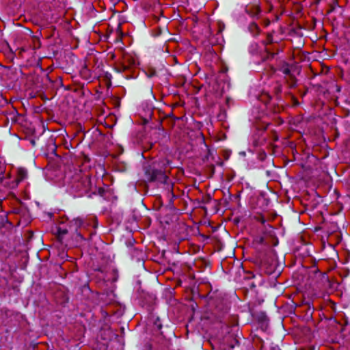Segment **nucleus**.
Here are the masks:
<instances>
[{
  "mask_svg": "<svg viewBox=\"0 0 350 350\" xmlns=\"http://www.w3.org/2000/svg\"><path fill=\"white\" fill-rule=\"evenodd\" d=\"M69 229L72 233L73 246L81 245L83 241L90 239L95 234L94 230L90 229V225L81 218H76L70 221Z\"/></svg>",
  "mask_w": 350,
  "mask_h": 350,
  "instance_id": "1",
  "label": "nucleus"
},
{
  "mask_svg": "<svg viewBox=\"0 0 350 350\" xmlns=\"http://www.w3.org/2000/svg\"><path fill=\"white\" fill-rule=\"evenodd\" d=\"M90 179L81 172H76L69 178L68 187L75 196H82L88 193L90 189Z\"/></svg>",
  "mask_w": 350,
  "mask_h": 350,
  "instance_id": "2",
  "label": "nucleus"
},
{
  "mask_svg": "<svg viewBox=\"0 0 350 350\" xmlns=\"http://www.w3.org/2000/svg\"><path fill=\"white\" fill-rule=\"evenodd\" d=\"M165 164L164 162H153L144 166L145 177L150 183H156L157 184L165 183L168 176L165 174L163 166Z\"/></svg>",
  "mask_w": 350,
  "mask_h": 350,
  "instance_id": "3",
  "label": "nucleus"
},
{
  "mask_svg": "<svg viewBox=\"0 0 350 350\" xmlns=\"http://www.w3.org/2000/svg\"><path fill=\"white\" fill-rule=\"evenodd\" d=\"M209 304L212 307V314L218 321L222 322L230 310L228 300L221 295H215L211 297Z\"/></svg>",
  "mask_w": 350,
  "mask_h": 350,
  "instance_id": "4",
  "label": "nucleus"
},
{
  "mask_svg": "<svg viewBox=\"0 0 350 350\" xmlns=\"http://www.w3.org/2000/svg\"><path fill=\"white\" fill-rule=\"evenodd\" d=\"M295 67L296 66L294 64H290L284 62L279 66L278 68V70L285 75V81L291 89L295 88L297 82V79L293 73Z\"/></svg>",
  "mask_w": 350,
  "mask_h": 350,
  "instance_id": "5",
  "label": "nucleus"
},
{
  "mask_svg": "<svg viewBox=\"0 0 350 350\" xmlns=\"http://www.w3.org/2000/svg\"><path fill=\"white\" fill-rule=\"evenodd\" d=\"M245 10L247 14L252 17H258L261 12V9L258 5H247Z\"/></svg>",
  "mask_w": 350,
  "mask_h": 350,
  "instance_id": "6",
  "label": "nucleus"
},
{
  "mask_svg": "<svg viewBox=\"0 0 350 350\" xmlns=\"http://www.w3.org/2000/svg\"><path fill=\"white\" fill-rule=\"evenodd\" d=\"M122 62L126 65V66L131 68L135 65V60L133 56L126 53H123L122 55Z\"/></svg>",
  "mask_w": 350,
  "mask_h": 350,
  "instance_id": "7",
  "label": "nucleus"
},
{
  "mask_svg": "<svg viewBox=\"0 0 350 350\" xmlns=\"http://www.w3.org/2000/svg\"><path fill=\"white\" fill-rule=\"evenodd\" d=\"M27 176V171L25 168L20 167L17 170L16 181L18 183L23 181Z\"/></svg>",
  "mask_w": 350,
  "mask_h": 350,
  "instance_id": "8",
  "label": "nucleus"
},
{
  "mask_svg": "<svg viewBox=\"0 0 350 350\" xmlns=\"http://www.w3.org/2000/svg\"><path fill=\"white\" fill-rule=\"evenodd\" d=\"M81 77L85 79L89 80L92 78V73L90 69L88 68L87 66H84L80 71Z\"/></svg>",
  "mask_w": 350,
  "mask_h": 350,
  "instance_id": "9",
  "label": "nucleus"
},
{
  "mask_svg": "<svg viewBox=\"0 0 350 350\" xmlns=\"http://www.w3.org/2000/svg\"><path fill=\"white\" fill-rule=\"evenodd\" d=\"M115 70L118 72H124L126 71L129 70L131 68L128 66H126V64H124L122 62H118L115 64Z\"/></svg>",
  "mask_w": 350,
  "mask_h": 350,
  "instance_id": "10",
  "label": "nucleus"
},
{
  "mask_svg": "<svg viewBox=\"0 0 350 350\" xmlns=\"http://www.w3.org/2000/svg\"><path fill=\"white\" fill-rule=\"evenodd\" d=\"M68 230L66 229V228H62L61 227H57V230H56V235H57V239L60 241V242H62V239H63V237L66 234L68 233Z\"/></svg>",
  "mask_w": 350,
  "mask_h": 350,
  "instance_id": "11",
  "label": "nucleus"
},
{
  "mask_svg": "<svg viewBox=\"0 0 350 350\" xmlns=\"http://www.w3.org/2000/svg\"><path fill=\"white\" fill-rule=\"evenodd\" d=\"M248 29L254 36L258 35L260 32V28L256 23H250Z\"/></svg>",
  "mask_w": 350,
  "mask_h": 350,
  "instance_id": "12",
  "label": "nucleus"
},
{
  "mask_svg": "<svg viewBox=\"0 0 350 350\" xmlns=\"http://www.w3.org/2000/svg\"><path fill=\"white\" fill-rule=\"evenodd\" d=\"M154 329L157 331H160L162 328V323L159 317H156L155 319L153 320Z\"/></svg>",
  "mask_w": 350,
  "mask_h": 350,
  "instance_id": "13",
  "label": "nucleus"
},
{
  "mask_svg": "<svg viewBox=\"0 0 350 350\" xmlns=\"http://www.w3.org/2000/svg\"><path fill=\"white\" fill-rule=\"evenodd\" d=\"M16 113H17V111L14 109L13 112L10 113V117H8V121L10 120L12 122V123L16 122H17Z\"/></svg>",
  "mask_w": 350,
  "mask_h": 350,
  "instance_id": "14",
  "label": "nucleus"
},
{
  "mask_svg": "<svg viewBox=\"0 0 350 350\" xmlns=\"http://www.w3.org/2000/svg\"><path fill=\"white\" fill-rule=\"evenodd\" d=\"M146 74L148 77H152L157 75V71L153 68H148Z\"/></svg>",
  "mask_w": 350,
  "mask_h": 350,
  "instance_id": "15",
  "label": "nucleus"
},
{
  "mask_svg": "<svg viewBox=\"0 0 350 350\" xmlns=\"http://www.w3.org/2000/svg\"><path fill=\"white\" fill-rule=\"evenodd\" d=\"M282 90V88L280 84H277V85L275 87H274V89H273L274 93L275 94V95L277 96H278L281 94Z\"/></svg>",
  "mask_w": 350,
  "mask_h": 350,
  "instance_id": "16",
  "label": "nucleus"
},
{
  "mask_svg": "<svg viewBox=\"0 0 350 350\" xmlns=\"http://www.w3.org/2000/svg\"><path fill=\"white\" fill-rule=\"evenodd\" d=\"M256 241L259 244H267L263 237H257Z\"/></svg>",
  "mask_w": 350,
  "mask_h": 350,
  "instance_id": "17",
  "label": "nucleus"
},
{
  "mask_svg": "<svg viewBox=\"0 0 350 350\" xmlns=\"http://www.w3.org/2000/svg\"><path fill=\"white\" fill-rule=\"evenodd\" d=\"M117 33H118V37L116 38V41H119L122 39V37L123 36V33L122 32L120 31V27L118 28V31H117Z\"/></svg>",
  "mask_w": 350,
  "mask_h": 350,
  "instance_id": "18",
  "label": "nucleus"
},
{
  "mask_svg": "<svg viewBox=\"0 0 350 350\" xmlns=\"http://www.w3.org/2000/svg\"><path fill=\"white\" fill-rule=\"evenodd\" d=\"M267 44H271L273 42V36L270 33L267 36Z\"/></svg>",
  "mask_w": 350,
  "mask_h": 350,
  "instance_id": "19",
  "label": "nucleus"
},
{
  "mask_svg": "<svg viewBox=\"0 0 350 350\" xmlns=\"http://www.w3.org/2000/svg\"><path fill=\"white\" fill-rule=\"evenodd\" d=\"M254 278V275L252 272H247L246 273V276H245V278L247 279V280H250V279H252Z\"/></svg>",
  "mask_w": 350,
  "mask_h": 350,
  "instance_id": "20",
  "label": "nucleus"
},
{
  "mask_svg": "<svg viewBox=\"0 0 350 350\" xmlns=\"http://www.w3.org/2000/svg\"><path fill=\"white\" fill-rule=\"evenodd\" d=\"M208 168L209 171L211 172V174L213 175L215 173V165L211 164L208 166Z\"/></svg>",
  "mask_w": 350,
  "mask_h": 350,
  "instance_id": "21",
  "label": "nucleus"
},
{
  "mask_svg": "<svg viewBox=\"0 0 350 350\" xmlns=\"http://www.w3.org/2000/svg\"><path fill=\"white\" fill-rule=\"evenodd\" d=\"M153 146H154V144L152 143H148L147 146H144V148L146 149V150H148L151 149Z\"/></svg>",
  "mask_w": 350,
  "mask_h": 350,
  "instance_id": "22",
  "label": "nucleus"
},
{
  "mask_svg": "<svg viewBox=\"0 0 350 350\" xmlns=\"http://www.w3.org/2000/svg\"><path fill=\"white\" fill-rule=\"evenodd\" d=\"M255 287H256V285L254 284V282H252L251 284H250V288L251 289H252V288H255Z\"/></svg>",
  "mask_w": 350,
  "mask_h": 350,
  "instance_id": "23",
  "label": "nucleus"
},
{
  "mask_svg": "<svg viewBox=\"0 0 350 350\" xmlns=\"http://www.w3.org/2000/svg\"><path fill=\"white\" fill-rule=\"evenodd\" d=\"M115 57H116L115 54H114V53H112V54H111V59H113L115 58Z\"/></svg>",
  "mask_w": 350,
  "mask_h": 350,
  "instance_id": "24",
  "label": "nucleus"
},
{
  "mask_svg": "<svg viewBox=\"0 0 350 350\" xmlns=\"http://www.w3.org/2000/svg\"><path fill=\"white\" fill-rule=\"evenodd\" d=\"M265 95L266 96V97L268 98L269 100L271 98L270 96L268 94H266Z\"/></svg>",
  "mask_w": 350,
  "mask_h": 350,
  "instance_id": "25",
  "label": "nucleus"
},
{
  "mask_svg": "<svg viewBox=\"0 0 350 350\" xmlns=\"http://www.w3.org/2000/svg\"><path fill=\"white\" fill-rule=\"evenodd\" d=\"M265 221V220L264 219V218H262V219H261V222H262V223H264Z\"/></svg>",
  "mask_w": 350,
  "mask_h": 350,
  "instance_id": "26",
  "label": "nucleus"
},
{
  "mask_svg": "<svg viewBox=\"0 0 350 350\" xmlns=\"http://www.w3.org/2000/svg\"><path fill=\"white\" fill-rule=\"evenodd\" d=\"M263 155H264V157H266L265 152H263Z\"/></svg>",
  "mask_w": 350,
  "mask_h": 350,
  "instance_id": "27",
  "label": "nucleus"
},
{
  "mask_svg": "<svg viewBox=\"0 0 350 350\" xmlns=\"http://www.w3.org/2000/svg\"><path fill=\"white\" fill-rule=\"evenodd\" d=\"M273 350H275V349ZM275 350H278V349H275Z\"/></svg>",
  "mask_w": 350,
  "mask_h": 350,
  "instance_id": "28",
  "label": "nucleus"
}]
</instances>
